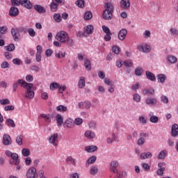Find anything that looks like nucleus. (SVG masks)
Wrapping results in <instances>:
<instances>
[{"label":"nucleus","instance_id":"nucleus-1","mask_svg":"<svg viewBox=\"0 0 178 178\" xmlns=\"http://www.w3.org/2000/svg\"><path fill=\"white\" fill-rule=\"evenodd\" d=\"M69 37V34L66 33L65 31H61L56 33V40L57 41H59V42H61V44H66V41H67V38Z\"/></svg>","mask_w":178,"mask_h":178},{"label":"nucleus","instance_id":"nucleus-2","mask_svg":"<svg viewBox=\"0 0 178 178\" xmlns=\"http://www.w3.org/2000/svg\"><path fill=\"white\" fill-rule=\"evenodd\" d=\"M25 92V98L33 99L34 98V90H33V83H30L26 86Z\"/></svg>","mask_w":178,"mask_h":178},{"label":"nucleus","instance_id":"nucleus-3","mask_svg":"<svg viewBox=\"0 0 178 178\" xmlns=\"http://www.w3.org/2000/svg\"><path fill=\"white\" fill-rule=\"evenodd\" d=\"M58 3H60V5L63 6V5H65V1L53 0L50 4V9L51 12H56L58 10Z\"/></svg>","mask_w":178,"mask_h":178},{"label":"nucleus","instance_id":"nucleus-4","mask_svg":"<svg viewBox=\"0 0 178 178\" xmlns=\"http://www.w3.org/2000/svg\"><path fill=\"white\" fill-rule=\"evenodd\" d=\"M38 175L37 174V169L34 167H31L26 172V178H37Z\"/></svg>","mask_w":178,"mask_h":178},{"label":"nucleus","instance_id":"nucleus-5","mask_svg":"<svg viewBox=\"0 0 178 178\" xmlns=\"http://www.w3.org/2000/svg\"><path fill=\"white\" fill-rule=\"evenodd\" d=\"M11 35L14 41H19L20 40V33H19V29L13 28L11 29Z\"/></svg>","mask_w":178,"mask_h":178},{"label":"nucleus","instance_id":"nucleus-6","mask_svg":"<svg viewBox=\"0 0 178 178\" xmlns=\"http://www.w3.org/2000/svg\"><path fill=\"white\" fill-rule=\"evenodd\" d=\"M58 134H51L49 137V143L52 144L54 147H56L58 145V144H56V143H58Z\"/></svg>","mask_w":178,"mask_h":178},{"label":"nucleus","instance_id":"nucleus-7","mask_svg":"<svg viewBox=\"0 0 178 178\" xmlns=\"http://www.w3.org/2000/svg\"><path fill=\"white\" fill-rule=\"evenodd\" d=\"M19 4L22 5V6H24L26 9L33 8V3H31L29 0H19Z\"/></svg>","mask_w":178,"mask_h":178},{"label":"nucleus","instance_id":"nucleus-8","mask_svg":"<svg viewBox=\"0 0 178 178\" xmlns=\"http://www.w3.org/2000/svg\"><path fill=\"white\" fill-rule=\"evenodd\" d=\"M127 35V30L126 29H121L118 35V40L120 41H123L124 38H126V36Z\"/></svg>","mask_w":178,"mask_h":178},{"label":"nucleus","instance_id":"nucleus-9","mask_svg":"<svg viewBox=\"0 0 178 178\" xmlns=\"http://www.w3.org/2000/svg\"><path fill=\"white\" fill-rule=\"evenodd\" d=\"M3 145H11L12 144V138H10V136L5 134L3 136Z\"/></svg>","mask_w":178,"mask_h":178},{"label":"nucleus","instance_id":"nucleus-10","mask_svg":"<svg viewBox=\"0 0 178 178\" xmlns=\"http://www.w3.org/2000/svg\"><path fill=\"white\" fill-rule=\"evenodd\" d=\"M104 8H105L104 10L107 12H111V13H113V12H115V6L111 2L105 3Z\"/></svg>","mask_w":178,"mask_h":178},{"label":"nucleus","instance_id":"nucleus-11","mask_svg":"<svg viewBox=\"0 0 178 178\" xmlns=\"http://www.w3.org/2000/svg\"><path fill=\"white\" fill-rule=\"evenodd\" d=\"M113 13H111V11H106L104 10L102 14V17L104 20H112V17L113 16Z\"/></svg>","mask_w":178,"mask_h":178},{"label":"nucleus","instance_id":"nucleus-12","mask_svg":"<svg viewBox=\"0 0 178 178\" xmlns=\"http://www.w3.org/2000/svg\"><path fill=\"white\" fill-rule=\"evenodd\" d=\"M138 49L142 52L148 53L151 51V46L148 44L139 45L138 46Z\"/></svg>","mask_w":178,"mask_h":178},{"label":"nucleus","instance_id":"nucleus-13","mask_svg":"<svg viewBox=\"0 0 178 178\" xmlns=\"http://www.w3.org/2000/svg\"><path fill=\"white\" fill-rule=\"evenodd\" d=\"M120 5L122 9L127 10L130 8V0H121Z\"/></svg>","mask_w":178,"mask_h":178},{"label":"nucleus","instance_id":"nucleus-14","mask_svg":"<svg viewBox=\"0 0 178 178\" xmlns=\"http://www.w3.org/2000/svg\"><path fill=\"white\" fill-rule=\"evenodd\" d=\"M9 15L12 17H15V16H17L19 15V8L13 6L10 8Z\"/></svg>","mask_w":178,"mask_h":178},{"label":"nucleus","instance_id":"nucleus-15","mask_svg":"<svg viewBox=\"0 0 178 178\" xmlns=\"http://www.w3.org/2000/svg\"><path fill=\"white\" fill-rule=\"evenodd\" d=\"M171 136L172 137H177L178 136V124H174L171 129Z\"/></svg>","mask_w":178,"mask_h":178},{"label":"nucleus","instance_id":"nucleus-16","mask_svg":"<svg viewBox=\"0 0 178 178\" xmlns=\"http://www.w3.org/2000/svg\"><path fill=\"white\" fill-rule=\"evenodd\" d=\"M96 161H97V156H90L86 161V168H88V166H90V165H92L93 163H95Z\"/></svg>","mask_w":178,"mask_h":178},{"label":"nucleus","instance_id":"nucleus-17","mask_svg":"<svg viewBox=\"0 0 178 178\" xmlns=\"http://www.w3.org/2000/svg\"><path fill=\"white\" fill-rule=\"evenodd\" d=\"M145 74L147 79H148V80H150V81H155V80H156V77L155 76V74H154V73L149 71H147L145 72Z\"/></svg>","mask_w":178,"mask_h":178},{"label":"nucleus","instance_id":"nucleus-18","mask_svg":"<svg viewBox=\"0 0 178 178\" xmlns=\"http://www.w3.org/2000/svg\"><path fill=\"white\" fill-rule=\"evenodd\" d=\"M83 31L86 34H92L94 31V26L92 25H88L83 28Z\"/></svg>","mask_w":178,"mask_h":178},{"label":"nucleus","instance_id":"nucleus-19","mask_svg":"<svg viewBox=\"0 0 178 178\" xmlns=\"http://www.w3.org/2000/svg\"><path fill=\"white\" fill-rule=\"evenodd\" d=\"M34 9L36 12H38V13H45L47 12L45 8L42 7L41 5H35Z\"/></svg>","mask_w":178,"mask_h":178},{"label":"nucleus","instance_id":"nucleus-20","mask_svg":"<svg viewBox=\"0 0 178 178\" xmlns=\"http://www.w3.org/2000/svg\"><path fill=\"white\" fill-rule=\"evenodd\" d=\"M15 83L17 84V86L19 85L24 88H26L29 84H31V83H27L23 79H18Z\"/></svg>","mask_w":178,"mask_h":178},{"label":"nucleus","instance_id":"nucleus-21","mask_svg":"<svg viewBox=\"0 0 178 178\" xmlns=\"http://www.w3.org/2000/svg\"><path fill=\"white\" fill-rule=\"evenodd\" d=\"M97 149H98V147L95 145H90V146H86L85 147V151H86V152H95V151H97Z\"/></svg>","mask_w":178,"mask_h":178},{"label":"nucleus","instance_id":"nucleus-22","mask_svg":"<svg viewBox=\"0 0 178 178\" xmlns=\"http://www.w3.org/2000/svg\"><path fill=\"white\" fill-rule=\"evenodd\" d=\"M56 120L57 122V125L60 127L63 124V117L60 114H58L56 117Z\"/></svg>","mask_w":178,"mask_h":178},{"label":"nucleus","instance_id":"nucleus-23","mask_svg":"<svg viewBox=\"0 0 178 178\" xmlns=\"http://www.w3.org/2000/svg\"><path fill=\"white\" fill-rule=\"evenodd\" d=\"M10 158L15 161V165H20V159H19V155L17 153H13Z\"/></svg>","mask_w":178,"mask_h":178},{"label":"nucleus","instance_id":"nucleus-24","mask_svg":"<svg viewBox=\"0 0 178 178\" xmlns=\"http://www.w3.org/2000/svg\"><path fill=\"white\" fill-rule=\"evenodd\" d=\"M147 105H156L158 100L155 98H147L145 100Z\"/></svg>","mask_w":178,"mask_h":178},{"label":"nucleus","instance_id":"nucleus-25","mask_svg":"<svg viewBox=\"0 0 178 178\" xmlns=\"http://www.w3.org/2000/svg\"><path fill=\"white\" fill-rule=\"evenodd\" d=\"M152 158V153L151 152H144L140 154V159H148Z\"/></svg>","mask_w":178,"mask_h":178},{"label":"nucleus","instance_id":"nucleus-26","mask_svg":"<svg viewBox=\"0 0 178 178\" xmlns=\"http://www.w3.org/2000/svg\"><path fill=\"white\" fill-rule=\"evenodd\" d=\"M86 86V78L84 76H81L78 82L79 88H84Z\"/></svg>","mask_w":178,"mask_h":178},{"label":"nucleus","instance_id":"nucleus-27","mask_svg":"<svg viewBox=\"0 0 178 178\" xmlns=\"http://www.w3.org/2000/svg\"><path fill=\"white\" fill-rule=\"evenodd\" d=\"M84 66L86 70H91V60L88 58H84Z\"/></svg>","mask_w":178,"mask_h":178},{"label":"nucleus","instance_id":"nucleus-28","mask_svg":"<svg viewBox=\"0 0 178 178\" xmlns=\"http://www.w3.org/2000/svg\"><path fill=\"white\" fill-rule=\"evenodd\" d=\"M157 80L159 83H161V84H163V83H165V81L166 80V75L163 74H160L157 75Z\"/></svg>","mask_w":178,"mask_h":178},{"label":"nucleus","instance_id":"nucleus-29","mask_svg":"<svg viewBox=\"0 0 178 178\" xmlns=\"http://www.w3.org/2000/svg\"><path fill=\"white\" fill-rule=\"evenodd\" d=\"M55 56L58 59H60V58H65V56H66V52L63 51L61 50L58 51L55 53Z\"/></svg>","mask_w":178,"mask_h":178},{"label":"nucleus","instance_id":"nucleus-30","mask_svg":"<svg viewBox=\"0 0 178 178\" xmlns=\"http://www.w3.org/2000/svg\"><path fill=\"white\" fill-rule=\"evenodd\" d=\"M85 136L86 137H87V138H89V139L95 138V133L91 131H86L85 132Z\"/></svg>","mask_w":178,"mask_h":178},{"label":"nucleus","instance_id":"nucleus-31","mask_svg":"<svg viewBox=\"0 0 178 178\" xmlns=\"http://www.w3.org/2000/svg\"><path fill=\"white\" fill-rule=\"evenodd\" d=\"M72 122L73 120L71 118L67 119L63 124V127H67V129L72 128Z\"/></svg>","mask_w":178,"mask_h":178},{"label":"nucleus","instance_id":"nucleus-32","mask_svg":"<svg viewBox=\"0 0 178 178\" xmlns=\"http://www.w3.org/2000/svg\"><path fill=\"white\" fill-rule=\"evenodd\" d=\"M4 49L8 52H13V51L15 49V44L11 43L8 46L4 47Z\"/></svg>","mask_w":178,"mask_h":178},{"label":"nucleus","instance_id":"nucleus-33","mask_svg":"<svg viewBox=\"0 0 178 178\" xmlns=\"http://www.w3.org/2000/svg\"><path fill=\"white\" fill-rule=\"evenodd\" d=\"M143 95H147V94H149V95H154L155 94V90L154 89H143Z\"/></svg>","mask_w":178,"mask_h":178},{"label":"nucleus","instance_id":"nucleus-34","mask_svg":"<svg viewBox=\"0 0 178 178\" xmlns=\"http://www.w3.org/2000/svg\"><path fill=\"white\" fill-rule=\"evenodd\" d=\"M166 155H168V152L165 149L161 150L159 154L158 159H165Z\"/></svg>","mask_w":178,"mask_h":178},{"label":"nucleus","instance_id":"nucleus-35","mask_svg":"<svg viewBox=\"0 0 178 178\" xmlns=\"http://www.w3.org/2000/svg\"><path fill=\"white\" fill-rule=\"evenodd\" d=\"M56 109L58 112L65 113L67 111V107L63 105H59L56 108Z\"/></svg>","mask_w":178,"mask_h":178},{"label":"nucleus","instance_id":"nucleus-36","mask_svg":"<svg viewBox=\"0 0 178 178\" xmlns=\"http://www.w3.org/2000/svg\"><path fill=\"white\" fill-rule=\"evenodd\" d=\"M83 19L85 20H90V19H92V13H91V11H88L85 13L83 15Z\"/></svg>","mask_w":178,"mask_h":178},{"label":"nucleus","instance_id":"nucleus-37","mask_svg":"<svg viewBox=\"0 0 178 178\" xmlns=\"http://www.w3.org/2000/svg\"><path fill=\"white\" fill-rule=\"evenodd\" d=\"M40 118L44 119L45 122L51 123V115L49 114H40Z\"/></svg>","mask_w":178,"mask_h":178},{"label":"nucleus","instance_id":"nucleus-38","mask_svg":"<svg viewBox=\"0 0 178 178\" xmlns=\"http://www.w3.org/2000/svg\"><path fill=\"white\" fill-rule=\"evenodd\" d=\"M6 123L8 127H13L15 128L16 127V124H15V121L13 120L8 118L6 120Z\"/></svg>","mask_w":178,"mask_h":178},{"label":"nucleus","instance_id":"nucleus-39","mask_svg":"<svg viewBox=\"0 0 178 178\" xmlns=\"http://www.w3.org/2000/svg\"><path fill=\"white\" fill-rule=\"evenodd\" d=\"M22 154L26 158L30 156V149L27 148H23L22 149Z\"/></svg>","mask_w":178,"mask_h":178},{"label":"nucleus","instance_id":"nucleus-40","mask_svg":"<svg viewBox=\"0 0 178 178\" xmlns=\"http://www.w3.org/2000/svg\"><path fill=\"white\" fill-rule=\"evenodd\" d=\"M168 60L170 63H176L177 62V58L175 56L170 55L168 56Z\"/></svg>","mask_w":178,"mask_h":178},{"label":"nucleus","instance_id":"nucleus-41","mask_svg":"<svg viewBox=\"0 0 178 178\" xmlns=\"http://www.w3.org/2000/svg\"><path fill=\"white\" fill-rule=\"evenodd\" d=\"M66 161L71 162L73 166H76V159H73L72 156H67L66 159Z\"/></svg>","mask_w":178,"mask_h":178},{"label":"nucleus","instance_id":"nucleus-42","mask_svg":"<svg viewBox=\"0 0 178 178\" xmlns=\"http://www.w3.org/2000/svg\"><path fill=\"white\" fill-rule=\"evenodd\" d=\"M54 19L56 23H60L62 22V18H60V14L55 13L54 15Z\"/></svg>","mask_w":178,"mask_h":178},{"label":"nucleus","instance_id":"nucleus-43","mask_svg":"<svg viewBox=\"0 0 178 178\" xmlns=\"http://www.w3.org/2000/svg\"><path fill=\"white\" fill-rule=\"evenodd\" d=\"M124 65L125 67H133V60H124Z\"/></svg>","mask_w":178,"mask_h":178},{"label":"nucleus","instance_id":"nucleus-44","mask_svg":"<svg viewBox=\"0 0 178 178\" xmlns=\"http://www.w3.org/2000/svg\"><path fill=\"white\" fill-rule=\"evenodd\" d=\"M58 87H59V83L56 82H53L50 83V90H51V91H55V90H56Z\"/></svg>","mask_w":178,"mask_h":178},{"label":"nucleus","instance_id":"nucleus-45","mask_svg":"<svg viewBox=\"0 0 178 178\" xmlns=\"http://www.w3.org/2000/svg\"><path fill=\"white\" fill-rule=\"evenodd\" d=\"M90 175H97L98 173V167L95 165L92 166L90 170Z\"/></svg>","mask_w":178,"mask_h":178},{"label":"nucleus","instance_id":"nucleus-46","mask_svg":"<svg viewBox=\"0 0 178 178\" xmlns=\"http://www.w3.org/2000/svg\"><path fill=\"white\" fill-rule=\"evenodd\" d=\"M15 141L18 145H23V137L22 136V135L17 136Z\"/></svg>","mask_w":178,"mask_h":178},{"label":"nucleus","instance_id":"nucleus-47","mask_svg":"<svg viewBox=\"0 0 178 178\" xmlns=\"http://www.w3.org/2000/svg\"><path fill=\"white\" fill-rule=\"evenodd\" d=\"M159 120V118L156 115H152L149 118V121L151 122V123H158Z\"/></svg>","mask_w":178,"mask_h":178},{"label":"nucleus","instance_id":"nucleus-48","mask_svg":"<svg viewBox=\"0 0 178 178\" xmlns=\"http://www.w3.org/2000/svg\"><path fill=\"white\" fill-rule=\"evenodd\" d=\"M143 68L138 67L135 69V74L136 76H140L141 74H143Z\"/></svg>","mask_w":178,"mask_h":178},{"label":"nucleus","instance_id":"nucleus-49","mask_svg":"<svg viewBox=\"0 0 178 178\" xmlns=\"http://www.w3.org/2000/svg\"><path fill=\"white\" fill-rule=\"evenodd\" d=\"M13 63H14L17 66H20V65H23V61H22V60L16 58L13 60Z\"/></svg>","mask_w":178,"mask_h":178},{"label":"nucleus","instance_id":"nucleus-50","mask_svg":"<svg viewBox=\"0 0 178 178\" xmlns=\"http://www.w3.org/2000/svg\"><path fill=\"white\" fill-rule=\"evenodd\" d=\"M112 51L116 55H119V54H120V47L118 46H113L112 47Z\"/></svg>","mask_w":178,"mask_h":178},{"label":"nucleus","instance_id":"nucleus-51","mask_svg":"<svg viewBox=\"0 0 178 178\" xmlns=\"http://www.w3.org/2000/svg\"><path fill=\"white\" fill-rule=\"evenodd\" d=\"M142 168L145 170V172H148L151 169V166L147 163H142Z\"/></svg>","mask_w":178,"mask_h":178},{"label":"nucleus","instance_id":"nucleus-52","mask_svg":"<svg viewBox=\"0 0 178 178\" xmlns=\"http://www.w3.org/2000/svg\"><path fill=\"white\" fill-rule=\"evenodd\" d=\"M133 99L135 102H140V101H141V96L138 93H136L133 95Z\"/></svg>","mask_w":178,"mask_h":178},{"label":"nucleus","instance_id":"nucleus-53","mask_svg":"<svg viewBox=\"0 0 178 178\" xmlns=\"http://www.w3.org/2000/svg\"><path fill=\"white\" fill-rule=\"evenodd\" d=\"M76 5L78 8H84L85 2L83 0H77Z\"/></svg>","mask_w":178,"mask_h":178},{"label":"nucleus","instance_id":"nucleus-54","mask_svg":"<svg viewBox=\"0 0 178 178\" xmlns=\"http://www.w3.org/2000/svg\"><path fill=\"white\" fill-rule=\"evenodd\" d=\"M161 102H163V104H169V98L166 95H161Z\"/></svg>","mask_w":178,"mask_h":178},{"label":"nucleus","instance_id":"nucleus-55","mask_svg":"<svg viewBox=\"0 0 178 178\" xmlns=\"http://www.w3.org/2000/svg\"><path fill=\"white\" fill-rule=\"evenodd\" d=\"M4 56L8 59V60H10L12 58H13V55L10 51H6L4 52Z\"/></svg>","mask_w":178,"mask_h":178},{"label":"nucleus","instance_id":"nucleus-56","mask_svg":"<svg viewBox=\"0 0 178 178\" xmlns=\"http://www.w3.org/2000/svg\"><path fill=\"white\" fill-rule=\"evenodd\" d=\"M28 33L29 34L30 37H35V31L33 28H29L27 29Z\"/></svg>","mask_w":178,"mask_h":178},{"label":"nucleus","instance_id":"nucleus-57","mask_svg":"<svg viewBox=\"0 0 178 178\" xmlns=\"http://www.w3.org/2000/svg\"><path fill=\"white\" fill-rule=\"evenodd\" d=\"M1 34H6L8 33V26H3L0 27Z\"/></svg>","mask_w":178,"mask_h":178},{"label":"nucleus","instance_id":"nucleus-58","mask_svg":"<svg viewBox=\"0 0 178 178\" xmlns=\"http://www.w3.org/2000/svg\"><path fill=\"white\" fill-rule=\"evenodd\" d=\"M66 42L68 45V47H73V45L74 44V41L73 40V39L69 38V36H68L67 40H66Z\"/></svg>","mask_w":178,"mask_h":178},{"label":"nucleus","instance_id":"nucleus-59","mask_svg":"<svg viewBox=\"0 0 178 178\" xmlns=\"http://www.w3.org/2000/svg\"><path fill=\"white\" fill-rule=\"evenodd\" d=\"M102 30L103 31L106 33V34H111L112 33L111 32V29H109V27L106 26H102Z\"/></svg>","mask_w":178,"mask_h":178},{"label":"nucleus","instance_id":"nucleus-60","mask_svg":"<svg viewBox=\"0 0 178 178\" xmlns=\"http://www.w3.org/2000/svg\"><path fill=\"white\" fill-rule=\"evenodd\" d=\"M111 36L112 33H106V35H104V41H111V40L112 39Z\"/></svg>","mask_w":178,"mask_h":178},{"label":"nucleus","instance_id":"nucleus-61","mask_svg":"<svg viewBox=\"0 0 178 178\" xmlns=\"http://www.w3.org/2000/svg\"><path fill=\"white\" fill-rule=\"evenodd\" d=\"M74 123L76 126H80V124L83 123V119L80 118H76L74 120Z\"/></svg>","mask_w":178,"mask_h":178},{"label":"nucleus","instance_id":"nucleus-62","mask_svg":"<svg viewBox=\"0 0 178 178\" xmlns=\"http://www.w3.org/2000/svg\"><path fill=\"white\" fill-rule=\"evenodd\" d=\"M165 170V168H159L156 171V175L158 176H163V172Z\"/></svg>","mask_w":178,"mask_h":178},{"label":"nucleus","instance_id":"nucleus-63","mask_svg":"<svg viewBox=\"0 0 178 178\" xmlns=\"http://www.w3.org/2000/svg\"><path fill=\"white\" fill-rule=\"evenodd\" d=\"M144 143H145V139H144V138H140L137 140V145H144Z\"/></svg>","mask_w":178,"mask_h":178},{"label":"nucleus","instance_id":"nucleus-64","mask_svg":"<svg viewBox=\"0 0 178 178\" xmlns=\"http://www.w3.org/2000/svg\"><path fill=\"white\" fill-rule=\"evenodd\" d=\"M84 106H85L86 109H90V108H91V102L85 101Z\"/></svg>","mask_w":178,"mask_h":178}]
</instances>
